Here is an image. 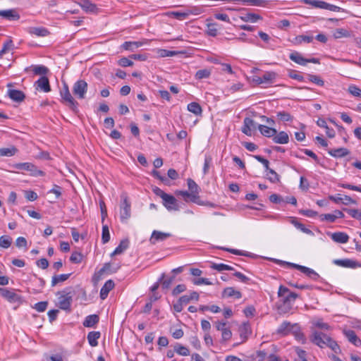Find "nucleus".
I'll use <instances>...</instances> for the list:
<instances>
[{
	"label": "nucleus",
	"mask_w": 361,
	"mask_h": 361,
	"mask_svg": "<svg viewBox=\"0 0 361 361\" xmlns=\"http://www.w3.org/2000/svg\"><path fill=\"white\" fill-rule=\"evenodd\" d=\"M278 297L281 298L282 304L278 307V309L282 312H288L293 307V305L298 298V295L295 293L290 292V290L281 285L278 290Z\"/></svg>",
	"instance_id": "nucleus-1"
},
{
	"label": "nucleus",
	"mask_w": 361,
	"mask_h": 361,
	"mask_svg": "<svg viewBox=\"0 0 361 361\" xmlns=\"http://www.w3.org/2000/svg\"><path fill=\"white\" fill-rule=\"evenodd\" d=\"M12 166L16 169L29 171L30 175L34 177L44 176V171L38 169V168L35 164L30 162L17 163L13 164Z\"/></svg>",
	"instance_id": "nucleus-2"
},
{
	"label": "nucleus",
	"mask_w": 361,
	"mask_h": 361,
	"mask_svg": "<svg viewBox=\"0 0 361 361\" xmlns=\"http://www.w3.org/2000/svg\"><path fill=\"white\" fill-rule=\"evenodd\" d=\"M0 295L11 303H17L18 305L24 301L23 298L14 290L5 288H0Z\"/></svg>",
	"instance_id": "nucleus-3"
},
{
	"label": "nucleus",
	"mask_w": 361,
	"mask_h": 361,
	"mask_svg": "<svg viewBox=\"0 0 361 361\" xmlns=\"http://www.w3.org/2000/svg\"><path fill=\"white\" fill-rule=\"evenodd\" d=\"M122 202L121 204L120 218L122 222L126 221L131 215V205L126 194L121 195Z\"/></svg>",
	"instance_id": "nucleus-4"
},
{
	"label": "nucleus",
	"mask_w": 361,
	"mask_h": 361,
	"mask_svg": "<svg viewBox=\"0 0 361 361\" xmlns=\"http://www.w3.org/2000/svg\"><path fill=\"white\" fill-rule=\"evenodd\" d=\"M281 263L286 264V267L295 268L314 281H317L319 278V275L314 270L309 267L290 262H281Z\"/></svg>",
	"instance_id": "nucleus-5"
},
{
	"label": "nucleus",
	"mask_w": 361,
	"mask_h": 361,
	"mask_svg": "<svg viewBox=\"0 0 361 361\" xmlns=\"http://www.w3.org/2000/svg\"><path fill=\"white\" fill-rule=\"evenodd\" d=\"M60 93L63 102L65 103V104L69 106V108H71L73 111H75L77 109V102L72 97L66 85H64V87L61 90Z\"/></svg>",
	"instance_id": "nucleus-6"
},
{
	"label": "nucleus",
	"mask_w": 361,
	"mask_h": 361,
	"mask_svg": "<svg viewBox=\"0 0 361 361\" xmlns=\"http://www.w3.org/2000/svg\"><path fill=\"white\" fill-rule=\"evenodd\" d=\"M87 83L85 80H78L73 87V93L78 99H83L87 93Z\"/></svg>",
	"instance_id": "nucleus-7"
},
{
	"label": "nucleus",
	"mask_w": 361,
	"mask_h": 361,
	"mask_svg": "<svg viewBox=\"0 0 361 361\" xmlns=\"http://www.w3.org/2000/svg\"><path fill=\"white\" fill-rule=\"evenodd\" d=\"M329 336L326 334L315 331L311 336V341L319 347L323 348L326 345Z\"/></svg>",
	"instance_id": "nucleus-8"
},
{
	"label": "nucleus",
	"mask_w": 361,
	"mask_h": 361,
	"mask_svg": "<svg viewBox=\"0 0 361 361\" xmlns=\"http://www.w3.org/2000/svg\"><path fill=\"white\" fill-rule=\"evenodd\" d=\"M289 58L291 61H294L295 63L301 65V66H305L307 63H319V59L316 58H312L310 59H305L301 54H300L298 51H294L291 53L289 56Z\"/></svg>",
	"instance_id": "nucleus-9"
},
{
	"label": "nucleus",
	"mask_w": 361,
	"mask_h": 361,
	"mask_svg": "<svg viewBox=\"0 0 361 361\" xmlns=\"http://www.w3.org/2000/svg\"><path fill=\"white\" fill-rule=\"evenodd\" d=\"M298 328V324H291L289 322L284 321L278 327L276 332L281 336H286L293 333L294 330Z\"/></svg>",
	"instance_id": "nucleus-10"
},
{
	"label": "nucleus",
	"mask_w": 361,
	"mask_h": 361,
	"mask_svg": "<svg viewBox=\"0 0 361 361\" xmlns=\"http://www.w3.org/2000/svg\"><path fill=\"white\" fill-rule=\"evenodd\" d=\"M72 302V295L70 292L63 293L58 298V305L63 310H70Z\"/></svg>",
	"instance_id": "nucleus-11"
},
{
	"label": "nucleus",
	"mask_w": 361,
	"mask_h": 361,
	"mask_svg": "<svg viewBox=\"0 0 361 361\" xmlns=\"http://www.w3.org/2000/svg\"><path fill=\"white\" fill-rule=\"evenodd\" d=\"M176 194L182 196L185 202L190 201L199 205L205 204L204 202L200 200V197H196L191 192L178 190L176 191Z\"/></svg>",
	"instance_id": "nucleus-12"
},
{
	"label": "nucleus",
	"mask_w": 361,
	"mask_h": 361,
	"mask_svg": "<svg viewBox=\"0 0 361 361\" xmlns=\"http://www.w3.org/2000/svg\"><path fill=\"white\" fill-rule=\"evenodd\" d=\"M333 263L337 266L345 267V268H352L355 269L361 267V264L357 261L350 259H334Z\"/></svg>",
	"instance_id": "nucleus-13"
},
{
	"label": "nucleus",
	"mask_w": 361,
	"mask_h": 361,
	"mask_svg": "<svg viewBox=\"0 0 361 361\" xmlns=\"http://www.w3.org/2000/svg\"><path fill=\"white\" fill-rule=\"evenodd\" d=\"M35 86L37 90L44 92H49L51 91L49 81L47 77L42 76L35 82Z\"/></svg>",
	"instance_id": "nucleus-14"
},
{
	"label": "nucleus",
	"mask_w": 361,
	"mask_h": 361,
	"mask_svg": "<svg viewBox=\"0 0 361 361\" xmlns=\"http://www.w3.org/2000/svg\"><path fill=\"white\" fill-rule=\"evenodd\" d=\"M164 206L169 210H178V205L176 199L171 195H167L163 200Z\"/></svg>",
	"instance_id": "nucleus-15"
},
{
	"label": "nucleus",
	"mask_w": 361,
	"mask_h": 361,
	"mask_svg": "<svg viewBox=\"0 0 361 361\" xmlns=\"http://www.w3.org/2000/svg\"><path fill=\"white\" fill-rule=\"evenodd\" d=\"M243 126L242 128V132L247 135H251L252 130H255L258 126L252 119L250 118H245L243 122Z\"/></svg>",
	"instance_id": "nucleus-16"
},
{
	"label": "nucleus",
	"mask_w": 361,
	"mask_h": 361,
	"mask_svg": "<svg viewBox=\"0 0 361 361\" xmlns=\"http://www.w3.org/2000/svg\"><path fill=\"white\" fill-rule=\"evenodd\" d=\"M171 236L169 233L154 231L150 238V243L155 245L158 242L164 241Z\"/></svg>",
	"instance_id": "nucleus-17"
},
{
	"label": "nucleus",
	"mask_w": 361,
	"mask_h": 361,
	"mask_svg": "<svg viewBox=\"0 0 361 361\" xmlns=\"http://www.w3.org/2000/svg\"><path fill=\"white\" fill-rule=\"evenodd\" d=\"M115 283L113 280L109 279L105 282L100 290V298L104 300L107 298L110 290L114 288Z\"/></svg>",
	"instance_id": "nucleus-18"
},
{
	"label": "nucleus",
	"mask_w": 361,
	"mask_h": 361,
	"mask_svg": "<svg viewBox=\"0 0 361 361\" xmlns=\"http://www.w3.org/2000/svg\"><path fill=\"white\" fill-rule=\"evenodd\" d=\"M147 43V39H144L141 42H125L122 44L121 47L128 51H133L135 49H137L142 45Z\"/></svg>",
	"instance_id": "nucleus-19"
},
{
	"label": "nucleus",
	"mask_w": 361,
	"mask_h": 361,
	"mask_svg": "<svg viewBox=\"0 0 361 361\" xmlns=\"http://www.w3.org/2000/svg\"><path fill=\"white\" fill-rule=\"evenodd\" d=\"M277 77V73L274 71H267L262 76V85L267 86L272 85Z\"/></svg>",
	"instance_id": "nucleus-20"
},
{
	"label": "nucleus",
	"mask_w": 361,
	"mask_h": 361,
	"mask_svg": "<svg viewBox=\"0 0 361 361\" xmlns=\"http://www.w3.org/2000/svg\"><path fill=\"white\" fill-rule=\"evenodd\" d=\"M7 94L13 101L17 102H23L25 98V94L22 91L18 90L9 89Z\"/></svg>",
	"instance_id": "nucleus-21"
},
{
	"label": "nucleus",
	"mask_w": 361,
	"mask_h": 361,
	"mask_svg": "<svg viewBox=\"0 0 361 361\" xmlns=\"http://www.w3.org/2000/svg\"><path fill=\"white\" fill-rule=\"evenodd\" d=\"M343 334L348 340L355 346L361 345V340L357 336L355 331L353 330H344Z\"/></svg>",
	"instance_id": "nucleus-22"
},
{
	"label": "nucleus",
	"mask_w": 361,
	"mask_h": 361,
	"mask_svg": "<svg viewBox=\"0 0 361 361\" xmlns=\"http://www.w3.org/2000/svg\"><path fill=\"white\" fill-rule=\"evenodd\" d=\"M328 153L334 157L342 158L350 154V151L344 147H340L336 149H331L328 151Z\"/></svg>",
	"instance_id": "nucleus-23"
},
{
	"label": "nucleus",
	"mask_w": 361,
	"mask_h": 361,
	"mask_svg": "<svg viewBox=\"0 0 361 361\" xmlns=\"http://www.w3.org/2000/svg\"><path fill=\"white\" fill-rule=\"evenodd\" d=\"M0 16L9 20H18L20 18L19 14L15 10H0Z\"/></svg>",
	"instance_id": "nucleus-24"
},
{
	"label": "nucleus",
	"mask_w": 361,
	"mask_h": 361,
	"mask_svg": "<svg viewBox=\"0 0 361 361\" xmlns=\"http://www.w3.org/2000/svg\"><path fill=\"white\" fill-rule=\"evenodd\" d=\"M331 238L336 243H346L349 240V236L344 232H335L331 235Z\"/></svg>",
	"instance_id": "nucleus-25"
},
{
	"label": "nucleus",
	"mask_w": 361,
	"mask_h": 361,
	"mask_svg": "<svg viewBox=\"0 0 361 361\" xmlns=\"http://www.w3.org/2000/svg\"><path fill=\"white\" fill-rule=\"evenodd\" d=\"M261 134L267 137H273L276 134V130L264 125L259 124L257 126Z\"/></svg>",
	"instance_id": "nucleus-26"
},
{
	"label": "nucleus",
	"mask_w": 361,
	"mask_h": 361,
	"mask_svg": "<svg viewBox=\"0 0 361 361\" xmlns=\"http://www.w3.org/2000/svg\"><path fill=\"white\" fill-rule=\"evenodd\" d=\"M240 20L243 22L256 23L262 20V17L257 13H247L240 16Z\"/></svg>",
	"instance_id": "nucleus-27"
},
{
	"label": "nucleus",
	"mask_w": 361,
	"mask_h": 361,
	"mask_svg": "<svg viewBox=\"0 0 361 361\" xmlns=\"http://www.w3.org/2000/svg\"><path fill=\"white\" fill-rule=\"evenodd\" d=\"M273 141L277 144H287L289 142V136L287 133L281 131L273 137Z\"/></svg>",
	"instance_id": "nucleus-28"
},
{
	"label": "nucleus",
	"mask_w": 361,
	"mask_h": 361,
	"mask_svg": "<svg viewBox=\"0 0 361 361\" xmlns=\"http://www.w3.org/2000/svg\"><path fill=\"white\" fill-rule=\"evenodd\" d=\"M223 297L225 298H235L239 299L242 297L240 291L235 290L233 287L226 288L223 291Z\"/></svg>",
	"instance_id": "nucleus-29"
},
{
	"label": "nucleus",
	"mask_w": 361,
	"mask_h": 361,
	"mask_svg": "<svg viewBox=\"0 0 361 361\" xmlns=\"http://www.w3.org/2000/svg\"><path fill=\"white\" fill-rule=\"evenodd\" d=\"M313 36L309 35H298L293 39V43L295 45H300L302 43H311L313 41Z\"/></svg>",
	"instance_id": "nucleus-30"
},
{
	"label": "nucleus",
	"mask_w": 361,
	"mask_h": 361,
	"mask_svg": "<svg viewBox=\"0 0 361 361\" xmlns=\"http://www.w3.org/2000/svg\"><path fill=\"white\" fill-rule=\"evenodd\" d=\"M29 32L31 35L38 37H45L49 34V31L46 28L42 27H30Z\"/></svg>",
	"instance_id": "nucleus-31"
},
{
	"label": "nucleus",
	"mask_w": 361,
	"mask_h": 361,
	"mask_svg": "<svg viewBox=\"0 0 361 361\" xmlns=\"http://www.w3.org/2000/svg\"><path fill=\"white\" fill-rule=\"evenodd\" d=\"M317 8L329 10L334 12L339 11L341 9L339 6L322 1H319Z\"/></svg>",
	"instance_id": "nucleus-32"
},
{
	"label": "nucleus",
	"mask_w": 361,
	"mask_h": 361,
	"mask_svg": "<svg viewBox=\"0 0 361 361\" xmlns=\"http://www.w3.org/2000/svg\"><path fill=\"white\" fill-rule=\"evenodd\" d=\"M129 246V240L128 239L121 241L119 245L116 247L111 255H116L123 253Z\"/></svg>",
	"instance_id": "nucleus-33"
},
{
	"label": "nucleus",
	"mask_w": 361,
	"mask_h": 361,
	"mask_svg": "<svg viewBox=\"0 0 361 361\" xmlns=\"http://www.w3.org/2000/svg\"><path fill=\"white\" fill-rule=\"evenodd\" d=\"M71 275V274H60V275H54L51 279V286H55L59 283L63 282V281H66L70 277Z\"/></svg>",
	"instance_id": "nucleus-34"
},
{
	"label": "nucleus",
	"mask_w": 361,
	"mask_h": 361,
	"mask_svg": "<svg viewBox=\"0 0 361 361\" xmlns=\"http://www.w3.org/2000/svg\"><path fill=\"white\" fill-rule=\"evenodd\" d=\"M188 110L196 116L201 115L202 109L201 106L197 102H191L188 104Z\"/></svg>",
	"instance_id": "nucleus-35"
},
{
	"label": "nucleus",
	"mask_w": 361,
	"mask_h": 361,
	"mask_svg": "<svg viewBox=\"0 0 361 361\" xmlns=\"http://www.w3.org/2000/svg\"><path fill=\"white\" fill-rule=\"evenodd\" d=\"M187 183L190 192H191L196 197H199L200 188L197 184L191 178L188 179Z\"/></svg>",
	"instance_id": "nucleus-36"
},
{
	"label": "nucleus",
	"mask_w": 361,
	"mask_h": 361,
	"mask_svg": "<svg viewBox=\"0 0 361 361\" xmlns=\"http://www.w3.org/2000/svg\"><path fill=\"white\" fill-rule=\"evenodd\" d=\"M18 149L14 146L7 148H1L0 149V156L1 157H12L14 156Z\"/></svg>",
	"instance_id": "nucleus-37"
},
{
	"label": "nucleus",
	"mask_w": 361,
	"mask_h": 361,
	"mask_svg": "<svg viewBox=\"0 0 361 361\" xmlns=\"http://www.w3.org/2000/svg\"><path fill=\"white\" fill-rule=\"evenodd\" d=\"M32 68V71L35 75L45 76V75L49 72L48 68L42 65L33 66Z\"/></svg>",
	"instance_id": "nucleus-38"
},
{
	"label": "nucleus",
	"mask_w": 361,
	"mask_h": 361,
	"mask_svg": "<svg viewBox=\"0 0 361 361\" xmlns=\"http://www.w3.org/2000/svg\"><path fill=\"white\" fill-rule=\"evenodd\" d=\"M12 243V238L9 235H1L0 237V247L8 249Z\"/></svg>",
	"instance_id": "nucleus-39"
},
{
	"label": "nucleus",
	"mask_w": 361,
	"mask_h": 361,
	"mask_svg": "<svg viewBox=\"0 0 361 361\" xmlns=\"http://www.w3.org/2000/svg\"><path fill=\"white\" fill-rule=\"evenodd\" d=\"M266 171H267L266 176L269 180L274 183L279 181V176L275 171L270 168Z\"/></svg>",
	"instance_id": "nucleus-40"
},
{
	"label": "nucleus",
	"mask_w": 361,
	"mask_h": 361,
	"mask_svg": "<svg viewBox=\"0 0 361 361\" xmlns=\"http://www.w3.org/2000/svg\"><path fill=\"white\" fill-rule=\"evenodd\" d=\"M239 1L244 5L262 6L266 1L264 0H235L234 2Z\"/></svg>",
	"instance_id": "nucleus-41"
},
{
	"label": "nucleus",
	"mask_w": 361,
	"mask_h": 361,
	"mask_svg": "<svg viewBox=\"0 0 361 361\" xmlns=\"http://www.w3.org/2000/svg\"><path fill=\"white\" fill-rule=\"evenodd\" d=\"M174 351L182 356H188L190 355V351L188 348L179 343H177L174 346Z\"/></svg>",
	"instance_id": "nucleus-42"
},
{
	"label": "nucleus",
	"mask_w": 361,
	"mask_h": 361,
	"mask_svg": "<svg viewBox=\"0 0 361 361\" xmlns=\"http://www.w3.org/2000/svg\"><path fill=\"white\" fill-rule=\"evenodd\" d=\"M211 75V71L207 68L199 70L195 73V78L197 80H202L208 78Z\"/></svg>",
	"instance_id": "nucleus-43"
},
{
	"label": "nucleus",
	"mask_w": 361,
	"mask_h": 361,
	"mask_svg": "<svg viewBox=\"0 0 361 361\" xmlns=\"http://www.w3.org/2000/svg\"><path fill=\"white\" fill-rule=\"evenodd\" d=\"M326 347H329L336 354L341 353V348H340L339 345L331 337L329 338V340H328V342L326 343Z\"/></svg>",
	"instance_id": "nucleus-44"
},
{
	"label": "nucleus",
	"mask_w": 361,
	"mask_h": 361,
	"mask_svg": "<svg viewBox=\"0 0 361 361\" xmlns=\"http://www.w3.org/2000/svg\"><path fill=\"white\" fill-rule=\"evenodd\" d=\"M343 211L347 212L353 218L361 221V210L356 209L344 208Z\"/></svg>",
	"instance_id": "nucleus-45"
},
{
	"label": "nucleus",
	"mask_w": 361,
	"mask_h": 361,
	"mask_svg": "<svg viewBox=\"0 0 361 361\" xmlns=\"http://www.w3.org/2000/svg\"><path fill=\"white\" fill-rule=\"evenodd\" d=\"M13 44L11 40H7L3 44L1 49L0 50V58L6 53L12 50Z\"/></svg>",
	"instance_id": "nucleus-46"
},
{
	"label": "nucleus",
	"mask_w": 361,
	"mask_h": 361,
	"mask_svg": "<svg viewBox=\"0 0 361 361\" xmlns=\"http://www.w3.org/2000/svg\"><path fill=\"white\" fill-rule=\"evenodd\" d=\"M307 78L310 81L319 86L322 87L324 85V81L317 75L308 74Z\"/></svg>",
	"instance_id": "nucleus-47"
},
{
	"label": "nucleus",
	"mask_w": 361,
	"mask_h": 361,
	"mask_svg": "<svg viewBox=\"0 0 361 361\" xmlns=\"http://www.w3.org/2000/svg\"><path fill=\"white\" fill-rule=\"evenodd\" d=\"M212 268L215 270H217L219 271H225V270L231 271V270L234 269L233 267L229 266L228 264H222V263L213 264L212 265Z\"/></svg>",
	"instance_id": "nucleus-48"
},
{
	"label": "nucleus",
	"mask_w": 361,
	"mask_h": 361,
	"mask_svg": "<svg viewBox=\"0 0 361 361\" xmlns=\"http://www.w3.org/2000/svg\"><path fill=\"white\" fill-rule=\"evenodd\" d=\"M277 117L282 121H290L293 120V116L286 111H279L277 113Z\"/></svg>",
	"instance_id": "nucleus-49"
},
{
	"label": "nucleus",
	"mask_w": 361,
	"mask_h": 361,
	"mask_svg": "<svg viewBox=\"0 0 361 361\" xmlns=\"http://www.w3.org/2000/svg\"><path fill=\"white\" fill-rule=\"evenodd\" d=\"M350 94L355 97H361V89L355 85H350L348 89Z\"/></svg>",
	"instance_id": "nucleus-50"
},
{
	"label": "nucleus",
	"mask_w": 361,
	"mask_h": 361,
	"mask_svg": "<svg viewBox=\"0 0 361 361\" xmlns=\"http://www.w3.org/2000/svg\"><path fill=\"white\" fill-rule=\"evenodd\" d=\"M291 223L298 229H300V231H302L303 233H311V231L307 228H305V226L301 224V223H299L298 221H297L295 219H292L291 220Z\"/></svg>",
	"instance_id": "nucleus-51"
},
{
	"label": "nucleus",
	"mask_w": 361,
	"mask_h": 361,
	"mask_svg": "<svg viewBox=\"0 0 361 361\" xmlns=\"http://www.w3.org/2000/svg\"><path fill=\"white\" fill-rule=\"evenodd\" d=\"M110 239V233L107 226H104L102 228V240L103 243H106Z\"/></svg>",
	"instance_id": "nucleus-52"
},
{
	"label": "nucleus",
	"mask_w": 361,
	"mask_h": 361,
	"mask_svg": "<svg viewBox=\"0 0 361 361\" xmlns=\"http://www.w3.org/2000/svg\"><path fill=\"white\" fill-rule=\"evenodd\" d=\"M16 245L18 248L24 247L25 250H27V241L24 237H18L16 240Z\"/></svg>",
	"instance_id": "nucleus-53"
},
{
	"label": "nucleus",
	"mask_w": 361,
	"mask_h": 361,
	"mask_svg": "<svg viewBox=\"0 0 361 361\" xmlns=\"http://www.w3.org/2000/svg\"><path fill=\"white\" fill-rule=\"evenodd\" d=\"M118 64L122 67H128L132 66L133 62L128 58L123 57L118 61Z\"/></svg>",
	"instance_id": "nucleus-54"
},
{
	"label": "nucleus",
	"mask_w": 361,
	"mask_h": 361,
	"mask_svg": "<svg viewBox=\"0 0 361 361\" xmlns=\"http://www.w3.org/2000/svg\"><path fill=\"white\" fill-rule=\"evenodd\" d=\"M349 36V33L346 30L344 29H337L336 32L334 33V37L336 39L341 37H347Z\"/></svg>",
	"instance_id": "nucleus-55"
},
{
	"label": "nucleus",
	"mask_w": 361,
	"mask_h": 361,
	"mask_svg": "<svg viewBox=\"0 0 361 361\" xmlns=\"http://www.w3.org/2000/svg\"><path fill=\"white\" fill-rule=\"evenodd\" d=\"M48 302L46 301H42L37 302L35 305L34 308L39 312H44L47 307Z\"/></svg>",
	"instance_id": "nucleus-56"
},
{
	"label": "nucleus",
	"mask_w": 361,
	"mask_h": 361,
	"mask_svg": "<svg viewBox=\"0 0 361 361\" xmlns=\"http://www.w3.org/2000/svg\"><path fill=\"white\" fill-rule=\"evenodd\" d=\"M232 336V332L228 327L224 329V331H221V338L222 341L226 342L230 340Z\"/></svg>",
	"instance_id": "nucleus-57"
},
{
	"label": "nucleus",
	"mask_w": 361,
	"mask_h": 361,
	"mask_svg": "<svg viewBox=\"0 0 361 361\" xmlns=\"http://www.w3.org/2000/svg\"><path fill=\"white\" fill-rule=\"evenodd\" d=\"M192 283L197 286H200L202 284H204V285H212V283L211 281H209V280L208 279H206V278L194 279H192Z\"/></svg>",
	"instance_id": "nucleus-58"
},
{
	"label": "nucleus",
	"mask_w": 361,
	"mask_h": 361,
	"mask_svg": "<svg viewBox=\"0 0 361 361\" xmlns=\"http://www.w3.org/2000/svg\"><path fill=\"white\" fill-rule=\"evenodd\" d=\"M190 343L197 350H200L201 348V343L196 336H191L190 338Z\"/></svg>",
	"instance_id": "nucleus-59"
},
{
	"label": "nucleus",
	"mask_w": 361,
	"mask_h": 361,
	"mask_svg": "<svg viewBox=\"0 0 361 361\" xmlns=\"http://www.w3.org/2000/svg\"><path fill=\"white\" fill-rule=\"evenodd\" d=\"M293 334L295 336L296 339L302 343H304L305 338L304 334L301 332L300 326L298 325V328L294 330Z\"/></svg>",
	"instance_id": "nucleus-60"
},
{
	"label": "nucleus",
	"mask_w": 361,
	"mask_h": 361,
	"mask_svg": "<svg viewBox=\"0 0 361 361\" xmlns=\"http://www.w3.org/2000/svg\"><path fill=\"white\" fill-rule=\"evenodd\" d=\"M82 255L80 252H73L70 257L71 262L73 263H76V264L80 263L82 261Z\"/></svg>",
	"instance_id": "nucleus-61"
},
{
	"label": "nucleus",
	"mask_w": 361,
	"mask_h": 361,
	"mask_svg": "<svg viewBox=\"0 0 361 361\" xmlns=\"http://www.w3.org/2000/svg\"><path fill=\"white\" fill-rule=\"evenodd\" d=\"M218 30L216 27L215 24H208L207 25V34L210 36L215 37L217 35Z\"/></svg>",
	"instance_id": "nucleus-62"
},
{
	"label": "nucleus",
	"mask_w": 361,
	"mask_h": 361,
	"mask_svg": "<svg viewBox=\"0 0 361 361\" xmlns=\"http://www.w3.org/2000/svg\"><path fill=\"white\" fill-rule=\"evenodd\" d=\"M253 157L257 159L259 162L262 163L264 166L265 169H269V161L260 155H254Z\"/></svg>",
	"instance_id": "nucleus-63"
},
{
	"label": "nucleus",
	"mask_w": 361,
	"mask_h": 361,
	"mask_svg": "<svg viewBox=\"0 0 361 361\" xmlns=\"http://www.w3.org/2000/svg\"><path fill=\"white\" fill-rule=\"evenodd\" d=\"M288 76L294 80H298V81H303L304 78L302 75L297 73L295 71H290L288 73Z\"/></svg>",
	"instance_id": "nucleus-64"
}]
</instances>
